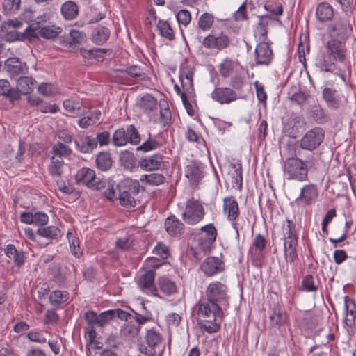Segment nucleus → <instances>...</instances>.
<instances>
[{"mask_svg":"<svg viewBox=\"0 0 356 356\" xmlns=\"http://www.w3.org/2000/svg\"><path fill=\"white\" fill-rule=\"evenodd\" d=\"M318 160L314 154L307 156L305 161L296 156L287 158L283 164L282 169L286 179L305 181L308 180V172L316 170Z\"/></svg>","mask_w":356,"mask_h":356,"instance_id":"obj_1","label":"nucleus"},{"mask_svg":"<svg viewBox=\"0 0 356 356\" xmlns=\"http://www.w3.org/2000/svg\"><path fill=\"white\" fill-rule=\"evenodd\" d=\"M346 41L330 39L325 45V53L316 58V65L322 71L332 72L336 62L343 63L346 56Z\"/></svg>","mask_w":356,"mask_h":356,"instance_id":"obj_2","label":"nucleus"},{"mask_svg":"<svg viewBox=\"0 0 356 356\" xmlns=\"http://www.w3.org/2000/svg\"><path fill=\"white\" fill-rule=\"evenodd\" d=\"M193 70L191 67L181 69L179 81L181 83L183 91L179 93L183 105L190 116H193L197 107L195 102V93L193 88Z\"/></svg>","mask_w":356,"mask_h":356,"instance_id":"obj_3","label":"nucleus"},{"mask_svg":"<svg viewBox=\"0 0 356 356\" xmlns=\"http://www.w3.org/2000/svg\"><path fill=\"white\" fill-rule=\"evenodd\" d=\"M284 254L286 262L293 263L298 259V236L295 230L293 221L286 220L283 228Z\"/></svg>","mask_w":356,"mask_h":356,"instance_id":"obj_4","label":"nucleus"},{"mask_svg":"<svg viewBox=\"0 0 356 356\" xmlns=\"http://www.w3.org/2000/svg\"><path fill=\"white\" fill-rule=\"evenodd\" d=\"M119 200L122 206L132 208L136 206V196L138 195L140 186L137 180L127 179L121 181L118 185ZM143 190V187H141Z\"/></svg>","mask_w":356,"mask_h":356,"instance_id":"obj_5","label":"nucleus"},{"mask_svg":"<svg viewBox=\"0 0 356 356\" xmlns=\"http://www.w3.org/2000/svg\"><path fill=\"white\" fill-rule=\"evenodd\" d=\"M47 21L45 15L38 17L26 29L27 37L29 38H38L40 36L47 40H52L56 38L61 32L63 29L55 25L42 26V24Z\"/></svg>","mask_w":356,"mask_h":356,"instance_id":"obj_6","label":"nucleus"},{"mask_svg":"<svg viewBox=\"0 0 356 356\" xmlns=\"http://www.w3.org/2000/svg\"><path fill=\"white\" fill-rule=\"evenodd\" d=\"M140 352L147 356H160L163 351L162 337L154 329L148 330L138 343Z\"/></svg>","mask_w":356,"mask_h":356,"instance_id":"obj_7","label":"nucleus"},{"mask_svg":"<svg viewBox=\"0 0 356 356\" xmlns=\"http://www.w3.org/2000/svg\"><path fill=\"white\" fill-rule=\"evenodd\" d=\"M139 105L149 115V118L155 121L157 120L158 113H159V118L165 121L170 117V111L168 108L162 109V107L167 106V102L165 100H161L159 104H158L156 99L150 95L143 97Z\"/></svg>","mask_w":356,"mask_h":356,"instance_id":"obj_8","label":"nucleus"},{"mask_svg":"<svg viewBox=\"0 0 356 356\" xmlns=\"http://www.w3.org/2000/svg\"><path fill=\"white\" fill-rule=\"evenodd\" d=\"M140 140V135L133 124L128 125L126 129H118L112 137V143L115 147L124 146L127 143L138 145Z\"/></svg>","mask_w":356,"mask_h":356,"instance_id":"obj_9","label":"nucleus"},{"mask_svg":"<svg viewBox=\"0 0 356 356\" xmlns=\"http://www.w3.org/2000/svg\"><path fill=\"white\" fill-rule=\"evenodd\" d=\"M348 17H338L327 26V31L330 39L346 41L353 31V26Z\"/></svg>","mask_w":356,"mask_h":356,"instance_id":"obj_10","label":"nucleus"},{"mask_svg":"<svg viewBox=\"0 0 356 356\" xmlns=\"http://www.w3.org/2000/svg\"><path fill=\"white\" fill-rule=\"evenodd\" d=\"M205 215L202 204L194 198L189 199L182 213L183 220L188 225H194L200 222Z\"/></svg>","mask_w":356,"mask_h":356,"instance_id":"obj_11","label":"nucleus"},{"mask_svg":"<svg viewBox=\"0 0 356 356\" xmlns=\"http://www.w3.org/2000/svg\"><path fill=\"white\" fill-rule=\"evenodd\" d=\"M75 179L78 184L85 185L93 190H100L106 187L104 181L96 178L95 172L89 168H82L75 175Z\"/></svg>","mask_w":356,"mask_h":356,"instance_id":"obj_12","label":"nucleus"},{"mask_svg":"<svg viewBox=\"0 0 356 356\" xmlns=\"http://www.w3.org/2000/svg\"><path fill=\"white\" fill-rule=\"evenodd\" d=\"M230 44L229 37L223 32L211 31L202 41V46L206 49L220 51L227 48Z\"/></svg>","mask_w":356,"mask_h":356,"instance_id":"obj_13","label":"nucleus"},{"mask_svg":"<svg viewBox=\"0 0 356 356\" xmlns=\"http://www.w3.org/2000/svg\"><path fill=\"white\" fill-rule=\"evenodd\" d=\"M223 213L227 217V219L232 222V227L235 230L236 237L239 236V227L236 222V219L238 218L240 211L238 203L235 197L229 196L223 199Z\"/></svg>","mask_w":356,"mask_h":356,"instance_id":"obj_14","label":"nucleus"},{"mask_svg":"<svg viewBox=\"0 0 356 356\" xmlns=\"http://www.w3.org/2000/svg\"><path fill=\"white\" fill-rule=\"evenodd\" d=\"M325 132L322 128L315 127L308 131L300 139V145L303 149H316L324 140Z\"/></svg>","mask_w":356,"mask_h":356,"instance_id":"obj_15","label":"nucleus"},{"mask_svg":"<svg viewBox=\"0 0 356 356\" xmlns=\"http://www.w3.org/2000/svg\"><path fill=\"white\" fill-rule=\"evenodd\" d=\"M227 286L218 281H215L209 284L206 290L207 300L222 305L228 302Z\"/></svg>","mask_w":356,"mask_h":356,"instance_id":"obj_16","label":"nucleus"},{"mask_svg":"<svg viewBox=\"0 0 356 356\" xmlns=\"http://www.w3.org/2000/svg\"><path fill=\"white\" fill-rule=\"evenodd\" d=\"M267 239L261 234H256L248 250V255L253 262L260 263L265 257Z\"/></svg>","mask_w":356,"mask_h":356,"instance_id":"obj_17","label":"nucleus"},{"mask_svg":"<svg viewBox=\"0 0 356 356\" xmlns=\"http://www.w3.org/2000/svg\"><path fill=\"white\" fill-rule=\"evenodd\" d=\"M198 315L202 318H222L221 305L209 300L200 302Z\"/></svg>","mask_w":356,"mask_h":356,"instance_id":"obj_18","label":"nucleus"},{"mask_svg":"<svg viewBox=\"0 0 356 356\" xmlns=\"http://www.w3.org/2000/svg\"><path fill=\"white\" fill-rule=\"evenodd\" d=\"M200 268L206 275L211 277L223 272L225 265L222 259L209 257L202 263Z\"/></svg>","mask_w":356,"mask_h":356,"instance_id":"obj_19","label":"nucleus"},{"mask_svg":"<svg viewBox=\"0 0 356 356\" xmlns=\"http://www.w3.org/2000/svg\"><path fill=\"white\" fill-rule=\"evenodd\" d=\"M270 20H275L281 24V21L278 18L273 17L269 14L259 16V22L254 29V35L259 42H268V26Z\"/></svg>","mask_w":356,"mask_h":356,"instance_id":"obj_20","label":"nucleus"},{"mask_svg":"<svg viewBox=\"0 0 356 356\" xmlns=\"http://www.w3.org/2000/svg\"><path fill=\"white\" fill-rule=\"evenodd\" d=\"M240 97L229 87H217L211 92V98L220 104H229Z\"/></svg>","mask_w":356,"mask_h":356,"instance_id":"obj_21","label":"nucleus"},{"mask_svg":"<svg viewBox=\"0 0 356 356\" xmlns=\"http://www.w3.org/2000/svg\"><path fill=\"white\" fill-rule=\"evenodd\" d=\"M5 68L12 79H17L28 72V66L19 58H10L5 62Z\"/></svg>","mask_w":356,"mask_h":356,"instance_id":"obj_22","label":"nucleus"},{"mask_svg":"<svg viewBox=\"0 0 356 356\" xmlns=\"http://www.w3.org/2000/svg\"><path fill=\"white\" fill-rule=\"evenodd\" d=\"M318 192L316 186L313 184L305 185L300 190V195L295 200L297 204L303 206L311 205L318 197Z\"/></svg>","mask_w":356,"mask_h":356,"instance_id":"obj_23","label":"nucleus"},{"mask_svg":"<svg viewBox=\"0 0 356 356\" xmlns=\"http://www.w3.org/2000/svg\"><path fill=\"white\" fill-rule=\"evenodd\" d=\"M257 65H268L273 59V51L268 42H259L254 51Z\"/></svg>","mask_w":356,"mask_h":356,"instance_id":"obj_24","label":"nucleus"},{"mask_svg":"<svg viewBox=\"0 0 356 356\" xmlns=\"http://www.w3.org/2000/svg\"><path fill=\"white\" fill-rule=\"evenodd\" d=\"M84 318L88 324L86 332L88 334V343L92 344L97 337L95 327L99 326V315L94 311H88L84 314Z\"/></svg>","mask_w":356,"mask_h":356,"instance_id":"obj_25","label":"nucleus"},{"mask_svg":"<svg viewBox=\"0 0 356 356\" xmlns=\"http://www.w3.org/2000/svg\"><path fill=\"white\" fill-rule=\"evenodd\" d=\"M315 15L318 22L326 23L330 22L334 15V8L326 1L321 2L316 6Z\"/></svg>","mask_w":356,"mask_h":356,"instance_id":"obj_26","label":"nucleus"},{"mask_svg":"<svg viewBox=\"0 0 356 356\" xmlns=\"http://www.w3.org/2000/svg\"><path fill=\"white\" fill-rule=\"evenodd\" d=\"M269 318L270 325L276 328L284 326L289 320L286 312L280 305L273 307Z\"/></svg>","mask_w":356,"mask_h":356,"instance_id":"obj_27","label":"nucleus"},{"mask_svg":"<svg viewBox=\"0 0 356 356\" xmlns=\"http://www.w3.org/2000/svg\"><path fill=\"white\" fill-rule=\"evenodd\" d=\"M155 275L154 270H147L141 275L138 282L140 289L142 291L149 290L152 294H155L157 292L154 285Z\"/></svg>","mask_w":356,"mask_h":356,"instance_id":"obj_28","label":"nucleus"},{"mask_svg":"<svg viewBox=\"0 0 356 356\" xmlns=\"http://www.w3.org/2000/svg\"><path fill=\"white\" fill-rule=\"evenodd\" d=\"M74 143L76 148L84 154L91 153L97 147L96 139L86 135L79 136Z\"/></svg>","mask_w":356,"mask_h":356,"instance_id":"obj_29","label":"nucleus"},{"mask_svg":"<svg viewBox=\"0 0 356 356\" xmlns=\"http://www.w3.org/2000/svg\"><path fill=\"white\" fill-rule=\"evenodd\" d=\"M163 163V156L159 154L152 156H145L140 162V166L145 170H155L161 168Z\"/></svg>","mask_w":356,"mask_h":356,"instance_id":"obj_30","label":"nucleus"},{"mask_svg":"<svg viewBox=\"0 0 356 356\" xmlns=\"http://www.w3.org/2000/svg\"><path fill=\"white\" fill-rule=\"evenodd\" d=\"M17 80L16 90L19 92V95H27L31 93L35 87L36 81L29 76H22Z\"/></svg>","mask_w":356,"mask_h":356,"instance_id":"obj_31","label":"nucleus"},{"mask_svg":"<svg viewBox=\"0 0 356 356\" xmlns=\"http://www.w3.org/2000/svg\"><path fill=\"white\" fill-rule=\"evenodd\" d=\"M185 177L191 185L197 186L203 177L202 172L195 162H191L185 169Z\"/></svg>","mask_w":356,"mask_h":356,"instance_id":"obj_32","label":"nucleus"},{"mask_svg":"<svg viewBox=\"0 0 356 356\" xmlns=\"http://www.w3.org/2000/svg\"><path fill=\"white\" fill-rule=\"evenodd\" d=\"M344 308L346 312L344 322L348 327H352L355 323L356 318V305L355 301L348 296H345Z\"/></svg>","mask_w":356,"mask_h":356,"instance_id":"obj_33","label":"nucleus"},{"mask_svg":"<svg viewBox=\"0 0 356 356\" xmlns=\"http://www.w3.org/2000/svg\"><path fill=\"white\" fill-rule=\"evenodd\" d=\"M320 285L321 282L318 276L314 277L312 274H308L303 277L300 290L309 293H316Z\"/></svg>","mask_w":356,"mask_h":356,"instance_id":"obj_34","label":"nucleus"},{"mask_svg":"<svg viewBox=\"0 0 356 356\" xmlns=\"http://www.w3.org/2000/svg\"><path fill=\"white\" fill-rule=\"evenodd\" d=\"M6 255L12 259L18 267L23 266L26 261L25 253L22 250H18L13 244H9L4 249Z\"/></svg>","mask_w":356,"mask_h":356,"instance_id":"obj_35","label":"nucleus"},{"mask_svg":"<svg viewBox=\"0 0 356 356\" xmlns=\"http://www.w3.org/2000/svg\"><path fill=\"white\" fill-rule=\"evenodd\" d=\"M323 97L327 106L332 108H338L341 103V97L338 92L330 88L323 90Z\"/></svg>","mask_w":356,"mask_h":356,"instance_id":"obj_36","label":"nucleus"},{"mask_svg":"<svg viewBox=\"0 0 356 356\" xmlns=\"http://www.w3.org/2000/svg\"><path fill=\"white\" fill-rule=\"evenodd\" d=\"M110 33L107 27L98 25L92 32L91 40L95 44L102 45L108 40Z\"/></svg>","mask_w":356,"mask_h":356,"instance_id":"obj_37","label":"nucleus"},{"mask_svg":"<svg viewBox=\"0 0 356 356\" xmlns=\"http://www.w3.org/2000/svg\"><path fill=\"white\" fill-rule=\"evenodd\" d=\"M36 234L48 240H58L62 236L61 231L56 226L42 227L38 229Z\"/></svg>","mask_w":356,"mask_h":356,"instance_id":"obj_38","label":"nucleus"},{"mask_svg":"<svg viewBox=\"0 0 356 356\" xmlns=\"http://www.w3.org/2000/svg\"><path fill=\"white\" fill-rule=\"evenodd\" d=\"M64 161L58 156H51L48 165L49 173L54 178H60L63 173Z\"/></svg>","mask_w":356,"mask_h":356,"instance_id":"obj_39","label":"nucleus"},{"mask_svg":"<svg viewBox=\"0 0 356 356\" xmlns=\"http://www.w3.org/2000/svg\"><path fill=\"white\" fill-rule=\"evenodd\" d=\"M221 320L222 318H211V319H209V318H202L198 322V325L203 331L208 333H215L218 332L220 327L218 321H220Z\"/></svg>","mask_w":356,"mask_h":356,"instance_id":"obj_40","label":"nucleus"},{"mask_svg":"<svg viewBox=\"0 0 356 356\" xmlns=\"http://www.w3.org/2000/svg\"><path fill=\"white\" fill-rule=\"evenodd\" d=\"M0 96L8 97L10 101L20 99L19 92L11 88L9 81L6 79H0Z\"/></svg>","mask_w":356,"mask_h":356,"instance_id":"obj_41","label":"nucleus"},{"mask_svg":"<svg viewBox=\"0 0 356 356\" xmlns=\"http://www.w3.org/2000/svg\"><path fill=\"white\" fill-rule=\"evenodd\" d=\"M113 164L111 154L108 152H101L96 158V165L98 169L102 171L109 170Z\"/></svg>","mask_w":356,"mask_h":356,"instance_id":"obj_42","label":"nucleus"},{"mask_svg":"<svg viewBox=\"0 0 356 356\" xmlns=\"http://www.w3.org/2000/svg\"><path fill=\"white\" fill-rule=\"evenodd\" d=\"M61 13L65 19L72 20L78 15L79 8L74 2L67 1L63 4Z\"/></svg>","mask_w":356,"mask_h":356,"instance_id":"obj_43","label":"nucleus"},{"mask_svg":"<svg viewBox=\"0 0 356 356\" xmlns=\"http://www.w3.org/2000/svg\"><path fill=\"white\" fill-rule=\"evenodd\" d=\"M86 41V33L75 29H72L70 32V40L66 42L68 47H76Z\"/></svg>","mask_w":356,"mask_h":356,"instance_id":"obj_44","label":"nucleus"},{"mask_svg":"<svg viewBox=\"0 0 356 356\" xmlns=\"http://www.w3.org/2000/svg\"><path fill=\"white\" fill-rule=\"evenodd\" d=\"M158 283L161 291L166 295L169 296L177 291L176 283L167 277H159Z\"/></svg>","mask_w":356,"mask_h":356,"instance_id":"obj_45","label":"nucleus"},{"mask_svg":"<svg viewBox=\"0 0 356 356\" xmlns=\"http://www.w3.org/2000/svg\"><path fill=\"white\" fill-rule=\"evenodd\" d=\"M140 326L135 325L132 321L125 323L120 330L122 337L131 339L136 337L139 332Z\"/></svg>","mask_w":356,"mask_h":356,"instance_id":"obj_46","label":"nucleus"},{"mask_svg":"<svg viewBox=\"0 0 356 356\" xmlns=\"http://www.w3.org/2000/svg\"><path fill=\"white\" fill-rule=\"evenodd\" d=\"M238 67L237 63L229 59H225L220 65V74L224 78L228 77L236 72Z\"/></svg>","mask_w":356,"mask_h":356,"instance_id":"obj_47","label":"nucleus"},{"mask_svg":"<svg viewBox=\"0 0 356 356\" xmlns=\"http://www.w3.org/2000/svg\"><path fill=\"white\" fill-rule=\"evenodd\" d=\"M234 171L231 173L232 183L235 184L238 190L242 189L243 186V175H242V165L240 163H233L231 165Z\"/></svg>","mask_w":356,"mask_h":356,"instance_id":"obj_48","label":"nucleus"},{"mask_svg":"<svg viewBox=\"0 0 356 356\" xmlns=\"http://www.w3.org/2000/svg\"><path fill=\"white\" fill-rule=\"evenodd\" d=\"M140 180L141 182H144L149 185L158 186L164 182L165 177L160 173H150L142 175Z\"/></svg>","mask_w":356,"mask_h":356,"instance_id":"obj_49","label":"nucleus"},{"mask_svg":"<svg viewBox=\"0 0 356 356\" xmlns=\"http://www.w3.org/2000/svg\"><path fill=\"white\" fill-rule=\"evenodd\" d=\"M106 52V49L100 48H93L87 49L86 48L80 49L81 55L86 59L95 58L99 60L103 58V54Z\"/></svg>","mask_w":356,"mask_h":356,"instance_id":"obj_50","label":"nucleus"},{"mask_svg":"<svg viewBox=\"0 0 356 356\" xmlns=\"http://www.w3.org/2000/svg\"><path fill=\"white\" fill-rule=\"evenodd\" d=\"M124 72L131 78L137 81L145 80L147 76L144 70L138 65H131L124 70Z\"/></svg>","mask_w":356,"mask_h":356,"instance_id":"obj_51","label":"nucleus"},{"mask_svg":"<svg viewBox=\"0 0 356 356\" xmlns=\"http://www.w3.org/2000/svg\"><path fill=\"white\" fill-rule=\"evenodd\" d=\"M72 152V149L61 142L54 144L52 147V150L50 152V153L53 154L52 156H58L62 159L63 156H70Z\"/></svg>","mask_w":356,"mask_h":356,"instance_id":"obj_52","label":"nucleus"},{"mask_svg":"<svg viewBox=\"0 0 356 356\" xmlns=\"http://www.w3.org/2000/svg\"><path fill=\"white\" fill-rule=\"evenodd\" d=\"M69 298V293L63 291H54L49 296V302L54 306H58L65 302Z\"/></svg>","mask_w":356,"mask_h":356,"instance_id":"obj_53","label":"nucleus"},{"mask_svg":"<svg viewBox=\"0 0 356 356\" xmlns=\"http://www.w3.org/2000/svg\"><path fill=\"white\" fill-rule=\"evenodd\" d=\"M213 22V15L209 13H204L200 17L197 24L201 30L206 31L212 27Z\"/></svg>","mask_w":356,"mask_h":356,"instance_id":"obj_54","label":"nucleus"},{"mask_svg":"<svg viewBox=\"0 0 356 356\" xmlns=\"http://www.w3.org/2000/svg\"><path fill=\"white\" fill-rule=\"evenodd\" d=\"M67 237L69 241L72 254L76 257L79 258L82 255L83 252L79 246V238H76L72 232H68Z\"/></svg>","mask_w":356,"mask_h":356,"instance_id":"obj_55","label":"nucleus"},{"mask_svg":"<svg viewBox=\"0 0 356 356\" xmlns=\"http://www.w3.org/2000/svg\"><path fill=\"white\" fill-rule=\"evenodd\" d=\"M120 161L121 164L129 170L134 168L136 163L134 155L129 151H124L121 153Z\"/></svg>","mask_w":356,"mask_h":356,"instance_id":"obj_56","label":"nucleus"},{"mask_svg":"<svg viewBox=\"0 0 356 356\" xmlns=\"http://www.w3.org/2000/svg\"><path fill=\"white\" fill-rule=\"evenodd\" d=\"M166 232L172 236H176L178 233V220L175 216L168 217L165 222Z\"/></svg>","mask_w":356,"mask_h":356,"instance_id":"obj_57","label":"nucleus"},{"mask_svg":"<svg viewBox=\"0 0 356 356\" xmlns=\"http://www.w3.org/2000/svg\"><path fill=\"white\" fill-rule=\"evenodd\" d=\"M21 0H4L3 11L7 14L15 13L20 8Z\"/></svg>","mask_w":356,"mask_h":356,"instance_id":"obj_58","label":"nucleus"},{"mask_svg":"<svg viewBox=\"0 0 356 356\" xmlns=\"http://www.w3.org/2000/svg\"><path fill=\"white\" fill-rule=\"evenodd\" d=\"M200 230L204 232L201 236L216 241L217 237V229L213 223H209L200 228Z\"/></svg>","mask_w":356,"mask_h":356,"instance_id":"obj_59","label":"nucleus"},{"mask_svg":"<svg viewBox=\"0 0 356 356\" xmlns=\"http://www.w3.org/2000/svg\"><path fill=\"white\" fill-rule=\"evenodd\" d=\"M157 28L159 30L161 35L169 39L172 38L173 35V31L170 27V24L167 22L159 20L157 24Z\"/></svg>","mask_w":356,"mask_h":356,"instance_id":"obj_60","label":"nucleus"},{"mask_svg":"<svg viewBox=\"0 0 356 356\" xmlns=\"http://www.w3.org/2000/svg\"><path fill=\"white\" fill-rule=\"evenodd\" d=\"M234 19L236 22L244 21L248 19L247 13L246 2L242 3L233 15Z\"/></svg>","mask_w":356,"mask_h":356,"instance_id":"obj_61","label":"nucleus"},{"mask_svg":"<svg viewBox=\"0 0 356 356\" xmlns=\"http://www.w3.org/2000/svg\"><path fill=\"white\" fill-rule=\"evenodd\" d=\"M113 309L107 310L99 314V327H104L114 319Z\"/></svg>","mask_w":356,"mask_h":356,"instance_id":"obj_62","label":"nucleus"},{"mask_svg":"<svg viewBox=\"0 0 356 356\" xmlns=\"http://www.w3.org/2000/svg\"><path fill=\"white\" fill-rule=\"evenodd\" d=\"M33 223L41 227L47 224L49 218L48 216L44 212H35L33 214Z\"/></svg>","mask_w":356,"mask_h":356,"instance_id":"obj_63","label":"nucleus"},{"mask_svg":"<svg viewBox=\"0 0 356 356\" xmlns=\"http://www.w3.org/2000/svg\"><path fill=\"white\" fill-rule=\"evenodd\" d=\"M198 246L204 252H208L211 250L214 241L204 238L202 236L198 237Z\"/></svg>","mask_w":356,"mask_h":356,"instance_id":"obj_64","label":"nucleus"}]
</instances>
